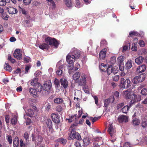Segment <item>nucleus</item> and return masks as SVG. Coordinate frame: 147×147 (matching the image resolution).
I'll list each match as a JSON object with an SVG mask.
<instances>
[{"instance_id":"1","label":"nucleus","mask_w":147,"mask_h":147,"mask_svg":"<svg viewBox=\"0 0 147 147\" xmlns=\"http://www.w3.org/2000/svg\"><path fill=\"white\" fill-rule=\"evenodd\" d=\"M45 40L47 45H49L51 46H54L56 48L58 47L59 44V41L54 38H52L51 37H48L45 38Z\"/></svg>"},{"instance_id":"2","label":"nucleus","mask_w":147,"mask_h":147,"mask_svg":"<svg viewBox=\"0 0 147 147\" xmlns=\"http://www.w3.org/2000/svg\"><path fill=\"white\" fill-rule=\"evenodd\" d=\"M131 83L129 79L127 78L125 81L123 78H121V82L119 85L121 88H127L131 86Z\"/></svg>"},{"instance_id":"3","label":"nucleus","mask_w":147,"mask_h":147,"mask_svg":"<svg viewBox=\"0 0 147 147\" xmlns=\"http://www.w3.org/2000/svg\"><path fill=\"white\" fill-rule=\"evenodd\" d=\"M68 139L69 140H73L74 139L78 140H81V136L79 133L76 131H72L69 134Z\"/></svg>"},{"instance_id":"4","label":"nucleus","mask_w":147,"mask_h":147,"mask_svg":"<svg viewBox=\"0 0 147 147\" xmlns=\"http://www.w3.org/2000/svg\"><path fill=\"white\" fill-rule=\"evenodd\" d=\"M66 61L69 64L68 67H70V69H72L74 67V58H73L72 55L68 54L66 57Z\"/></svg>"},{"instance_id":"5","label":"nucleus","mask_w":147,"mask_h":147,"mask_svg":"<svg viewBox=\"0 0 147 147\" xmlns=\"http://www.w3.org/2000/svg\"><path fill=\"white\" fill-rule=\"evenodd\" d=\"M71 55L74 58V60L78 59L80 56V52L77 49L73 48L71 51Z\"/></svg>"},{"instance_id":"6","label":"nucleus","mask_w":147,"mask_h":147,"mask_svg":"<svg viewBox=\"0 0 147 147\" xmlns=\"http://www.w3.org/2000/svg\"><path fill=\"white\" fill-rule=\"evenodd\" d=\"M131 96L132 100L130 102L131 105H130V106H131L134 103L140 101L141 99V97L140 95H136L134 93Z\"/></svg>"},{"instance_id":"7","label":"nucleus","mask_w":147,"mask_h":147,"mask_svg":"<svg viewBox=\"0 0 147 147\" xmlns=\"http://www.w3.org/2000/svg\"><path fill=\"white\" fill-rule=\"evenodd\" d=\"M42 88V86L39 83L35 86L34 88H30L29 92H41L43 89Z\"/></svg>"},{"instance_id":"8","label":"nucleus","mask_w":147,"mask_h":147,"mask_svg":"<svg viewBox=\"0 0 147 147\" xmlns=\"http://www.w3.org/2000/svg\"><path fill=\"white\" fill-rule=\"evenodd\" d=\"M14 57L20 60L22 58V55L21 51L19 49H16L15 51L13 53Z\"/></svg>"},{"instance_id":"9","label":"nucleus","mask_w":147,"mask_h":147,"mask_svg":"<svg viewBox=\"0 0 147 147\" xmlns=\"http://www.w3.org/2000/svg\"><path fill=\"white\" fill-rule=\"evenodd\" d=\"M129 117L124 115L119 116L118 118V120L120 123L127 122L128 121Z\"/></svg>"},{"instance_id":"10","label":"nucleus","mask_w":147,"mask_h":147,"mask_svg":"<svg viewBox=\"0 0 147 147\" xmlns=\"http://www.w3.org/2000/svg\"><path fill=\"white\" fill-rule=\"evenodd\" d=\"M108 131L111 137H113L115 136V131L111 124L109 125Z\"/></svg>"},{"instance_id":"11","label":"nucleus","mask_w":147,"mask_h":147,"mask_svg":"<svg viewBox=\"0 0 147 147\" xmlns=\"http://www.w3.org/2000/svg\"><path fill=\"white\" fill-rule=\"evenodd\" d=\"M12 117L11 120V123L13 125H15L18 121V116L16 114H11Z\"/></svg>"},{"instance_id":"12","label":"nucleus","mask_w":147,"mask_h":147,"mask_svg":"<svg viewBox=\"0 0 147 147\" xmlns=\"http://www.w3.org/2000/svg\"><path fill=\"white\" fill-rule=\"evenodd\" d=\"M114 100V96H111L109 98L105 100L104 102V106L106 107H107L110 103H113Z\"/></svg>"},{"instance_id":"13","label":"nucleus","mask_w":147,"mask_h":147,"mask_svg":"<svg viewBox=\"0 0 147 147\" xmlns=\"http://www.w3.org/2000/svg\"><path fill=\"white\" fill-rule=\"evenodd\" d=\"M106 49H102L99 53V55L101 59L103 60L106 57Z\"/></svg>"},{"instance_id":"14","label":"nucleus","mask_w":147,"mask_h":147,"mask_svg":"<svg viewBox=\"0 0 147 147\" xmlns=\"http://www.w3.org/2000/svg\"><path fill=\"white\" fill-rule=\"evenodd\" d=\"M7 10L9 13L11 14H15L18 12L17 10L12 7H8Z\"/></svg>"},{"instance_id":"15","label":"nucleus","mask_w":147,"mask_h":147,"mask_svg":"<svg viewBox=\"0 0 147 147\" xmlns=\"http://www.w3.org/2000/svg\"><path fill=\"white\" fill-rule=\"evenodd\" d=\"M79 84L81 86L84 85L86 83V77L83 76H82L80 80H78Z\"/></svg>"},{"instance_id":"16","label":"nucleus","mask_w":147,"mask_h":147,"mask_svg":"<svg viewBox=\"0 0 147 147\" xmlns=\"http://www.w3.org/2000/svg\"><path fill=\"white\" fill-rule=\"evenodd\" d=\"M146 69L145 65H142L137 68L136 71L138 73H140L144 72Z\"/></svg>"},{"instance_id":"17","label":"nucleus","mask_w":147,"mask_h":147,"mask_svg":"<svg viewBox=\"0 0 147 147\" xmlns=\"http://www.w3.org/2000/svg\"><path fill=\"white\" fill-rule=\"evenodd\" d=\"M51 117L53 121L56 123L59 122V119L58 116L56 114L53 113L51 115Z\"/></svg>"},{"instance_id":"18","label":"nucleus","mask_w":147,"mask_h":147,"mask_svg":"<svg viewBox=\"0 0 147 147\" xmlns=\"http://www.w3.org/2000/svg\"><path fill=\"white\" fill-rule=\"evenodd\" d=\"M80 73L79 72H76L73 76V79L75 81V82H78L79 78L80 77Z\"/></svg>"},{"instance_id":"19","label":"nucleus","mask_w":147,"mask_h":147,"mask_svg":"<svg viewBox=\"0 0 147 147\" xmlns=\"http://www.w3.org/2000/svg\"><path fill=\"white\" fill-rule=\"evenodd\" d=\"M61 85L63 86L64 88H66L68 86V82L66 80L61 78L60 80Z\"/></svg>"},{"instance_id":"20","label":"nucleus","mask_w":147,"mask_h":147,"mask_svg":"<svg viewBox=\"0 0 147 147\" xmlns=\"http://www.w3.org/2000/svg\"><path fill=\"white\" fill-rule=\"evenodd\" d=\"M107 66L104 63H101L99 65V68L100 70L104 72H106Z\"/></svg>"},{"instance_id":"21","label":"nucleus","mask_w":147,"mask_h":147,"mask_svg":"<svg viewBox=\"0 0 147 147\" xmlns=\"http://www.w3.org/2000/svg\"><path fill=\"white\" fill-rule=\"evenodd\" d=\"M63 65H62L59 66L58 69L56 71L57 75L59 76H61L62 75L63 72L62 70L63 69Z\"/></svg>"},{"instance_id":"22","label":"nucleus","mask_w":147,"mask_h":147,"mask_svg":"<svg viewBox=\"0 0 147 147\" xmlns=\"http://www.w3.org/2000/svg\"><path fill=\"white\" fill-rule=\"evenodd\" d=\"M144 59V58L142 56H139L135 59V62L138 64L140 65L142 63Z\"/></svg>"},{"instance_id":"23","label":"nucleus","mask_w":147,"mask_h":147,"mask_svg":"<svg viewBox=\"0 0 147 147\" xmlns=\"http://www.w3.org/2000/svg\"><path fill=\"white\" fill-rule=\"evenodd\" d=\"M83 145L84 146H87L90 143V138L88 137L84 138L83 140Z\"/></svg>"},{"instance_id":"24","label":"nucleus","mask_w":147,"mask_h":147,"mask_svg":"<svg viewBox=\"0 0 147 147\" xmlns=\"http://www.w3.org/2000/svg\"><path fill=\"white\" fill-rule=\"evenodd\" d=\"M51 87L50 84H47V83H45L42 86L43 89L47 92L49 91Z\"/></svg>"},{"instance_id":"25","label":"nucleus","mask_w":147,"mask_h":147,"mask_svg":"<svg viewBox=\"0 0 147 147\" xmlns=\"http://www.w3.org/2000/svg\"><path fill=\"white\" fill-rule=\"evenodd\" d=\"M140 120L137 118L134 119L132 121V124L134 126L138 125L140 124Z\"/></svg>"},{"instance_id":"26","label":"nucleus","mask_w":147,"mask_h":147,"mask_svg":"<svg viewBox=\"0 0 147 147\" xmlns=\"http://www.w3.org/2000/svg\"><path fill=\"white\" fill-rule=\"evenodd\" d=\"M132 61L130 59L126 63L125 66L127 69H130L132 66Z\"/></svg>"},{"instance_id":"27","label":"nucleus","mask_w":147,"mask_h":147,"mask_svg":"<svg viewBox=\"0 0 147 147\" xmlns=\"http://www.w3.org/2000/svg\"><path fill=\"white\" fill-rule=\"evenodd\" d=\"M13 146L14 147H18L19 145L20 141L18 137L15 138L13 141Z\"/></svg>"},{"instance_id":"28","label":"nucleus","mask_w":147,"mask_h":147,"mask_svg":"<svg viewBox=\"0 0 147 147\" xmlns=\"http://www.w3.org/2000/svg\"><path fill=\"white\" fill-rule=\"evenodd\" d=\"M39 48L42 50L45 49H48L49 47V46L47 44L45 43L40 44L39 45Z\"/></svg>"},{"instance_id":"29","label":"nucleus","mask_w":147,"mask_h":147,"mask_svg":"<svg viewBox=\"0 0 147 147\" xmlns=\"http://www.w3.org/2000/svg\"><path fill=\"white\" fill-rule=\"evenodd\" d=\"M133 92H123V95L127 99H131L132 95H133Z\"/></svg>"},{"instance_id":"30","label":"nucleus","mask_w":147,"mask_h":147,"mask_svg":"<svg viewBox=\"0 0 147 147\" xmlns=\"http://www.w3.org/2000/svg\"><path fill=\"white\" fill-rule=\"evenodd\" d=\"M138 76L139 77V81L141 82L144 80L146 77V75L145 74L143 73L139 75Z\"/></svg>"},{"instance_id":"31","label":"nucleus","mask_w":147,"mask_h":147,"mask_svg":"<svg viewBox=\"0 0 147 147\" xmlns=\"http://www.w3.org/2000/svg\"><path fill=\"white\" fill-rule=\"evenodd\" d=\"M129 35L130 36L132 37L133 36H139L140 35V34L137 32L135 31H131L129 33Z\"/></svg>"},{"instance_id":"32","label":"nucleus","mask_w":147,"mask_h":147,"mask_svg":"<svg viewBox=\"0 0 147 147\" xmlns=\"http://www.w3.org/2000/svg\"><path fill=\"white\" fill-rule=\"evenodd\" d=\"M65 4L68 7H71L73 5V3L71 0H65Z\"/></svg>"},{"instance_id":"33","label":"nucleus","mask_w":147,"mask_h":147,"mask_svg":"<svg viewBox=\"0 0 147 147\" xmlns=\"http://www.w3.org/2000/svg\"><path fill=\"white\" fill-rule=\"evenodd\" d=\"M26 112L27 115L30 117H32L34 115L33 110H32L30 109H28Z\"/></svg>"},{"instance_id":"34","label":"nucleus","mask_w":147,"mask_h":147,"mask_svg":"<svg viewBox=\"0 0 147 147\" xmlns=\"http://www.w3.org/2000/svg\"><path fill=\"white\" fill-rule=\"evenodd\" d=\"M112 69L113 66L112 65H110L108 66L106 72L108 75H110L112 73Z\"/></svg>"},{"instance_id":"35","label":"nucleus","mask_w":147,"mask_h":147,"mask_svg":"<svg viewBox=\"0 0 147 147\" xmlns=\"http://www.w3.org/2000/svg\"><path fill=\"white\" fill-rule=\"evenodd\" d=\"M38 78H34L31 82V85L35 86L38 84L39 83L38 82Z\"/></svg>"},{"instance_id":"36","label":"nucleus","mask_w":147,"mask_h":147,"mask_svg":"<svg viewBox=\"0 0 147 147\" xmlns=\"http://www.w3.org/2000/svg\"><path fill=\"white\" fill-rule=\"evenodd\" d=\"M4 69H5V70L9 71H10L11 70V67L7 63H5V65H4Z\"/></svg>"},{"instance_id":"37","label":"nucleus","mask_w":147,"mask_h":147,"mask_svg":"<svg viewBox=\"0 0 147 147\" xmlns=\"http://www.w3.org/2000/svg\"><path fill=\"white\" fill-rule=\"evenodd\" d=\"M116 62V57L115 56H113L111 57L110 59V62L111 65H114Z\"/></svg>"},{"instance_id":"38","label":"nucleus","mask_w":147,"mask_h":147,"mask_svg":"<svg viewBox=\"0 0 147 147\" xmlns=\"http://www.w3.org/2000/svg\"><path fill=\"white\" fill-rule=\"evenodd\" d=\"M129 109L128 106H125L124 107L121 109L122 112L123 113H126Z\"/></svg>"},{"instance_id":"39","label":"nucleus","mask_w":147,"mask_h":147,"mask_svg":"<svg viewBox=\"0 0 147 147\" xmlns=\"http://www.w3.org/2000/svg\"><path fill=\"white\" fill-rule=\"evenodd\" d=\"M54 83L55 85V87L56 88H58L60 86L59 81L57 78H55Z\"/></svg>"},{"instance_id":"40","label":"nucleus","mask_w":147,"mask_h":147,"mask_svg":"<svg viewBox=\"0 0 147 147\" xmlns=\"http://www.w3.org/2000/svg\"><path fill=\"white\" fill-rule=\"evenodd\" d=\"M18 7L19 8V10L20 12H21L24 15H26L27 14V12L25 9L21 7L20 6H19Z\"/></svg>"},{"instance_id":"41","label":"nucleus","mask_w":147,"mask_h":147,"mask_svg":"<svg viewBox=\"0 0 147 147\" xmlns=\"http://www.w3.org/2000/svg\"><path fill=\"white\" fill-rule=\"evenodd\" d=\"M63 99L61 98H57L54 99V102L55 103L60 104L63 102Z\"/></svg>"},{"instance_id":"42","label":"nucleus","mask_w":147,"mask_h":147,"mask_svg":"<svg viewBox=\"0 0 147 147\" xmlns=\"http://www.w3.org/2000/svg\"><path fill=\"white\" fill-rule=\"evenodd\" d=\"M52 121L50 119H48L46 121V124L48 127L50 128L51 127Z\"/></svg>"},{"instance_id":"43","label":"nucleus","mask_w":147,"mask_h":147,"mask_svg":"<svg viewBox=\"0 0 147 147\" xmlns=\"http://www.w3.org/2000/svg\"><path fill=\"white\" fill-rule=\"evenodd\" d=\"M118 71V68L116 67H113V69L112 70V73L114 74H116Z\"/></svg>"},{"instance_id":"44","label":"nucleus","mask_w":147,"mask_h":147,"mask_svg":"<svg viewBox=\"0 0 147 147\" xmlns=\"http://www.w3.org/2000/svg\"><path fill=\"white\" fill-rule=\"evenodd\" d=\"M58 141L61 143L63 144H65L66 143L67 140L65 139H64L62 138H61L58 139Z\"/></svg>"},{"instance_id":"45","label":"nucleus","mask_w":147,"mask_h":147,"mask_svg":"<svg viewBox=\"0 0 147 147\" xmlns=\"http://www.w3.org/2000/svg\"><path fill=\"white\" fill-rule=\"evenodd\" d=\"M118 60L120 64H122L123 61V57L122 56H120L118 58Z\"/></svg>"},{"instance_id":"46","label":"nucleus","mask_w":147,"mask_h":147,"mask_svg":"<svg viewBox=\"0 0 147 147\" xmlns=\"http://www.w3.org/2000/svg\"><path fill=\"white\" fill-rule=\"evenodd\" d=\"M20 147H26V144L24 142L23 140L22 139H20Z\"/></svg>"},{"instance_id":"47","label":"nucleus","mask_w":147,"mask_h":147,"mask_svg":"<svg viewBox=\"0 0 147 147\" xmlns=\"http://www.w3.org/2000/svg\"><path fill=\"white\" fill-rule=\"evenodd\" d=\"M123 147H132V145L129 142H127L124 143Z\"/></svg>"},{"instance_id":"48","label":"nucleus","mask_w":147,"mask_h":147,"mask_svg":"<svg viewBox=\"0 0 147 147\" xmlns=\"http://www.w3.org/2000/svg\"><path fill=\"white\" fill-rule=\"evenodd\" d=\"M1 17L3 19L5 20H7L9 16L8 15L5 13H3L2 14Z\"/></svg>"},{"instance_id":"49","label":"nucleus","mask_w":147,"mask_h":147,"mask_svg":"<svg viewBox=\"0 0 147 147\" xmlns=\"http://www.w3.org/2000/svg\"><path fill=\"white\" fill-rule=\"evenodd\" d=\"M7 60L10 61L13 63H14L15 62V60L14 59L12 58L11 55L8 56Z\"/></svg>"},{"instance_id":"50","label":"nucleus","mask_w":147,"mask_h":147,"mask_svg":"<svg viewBox=\"0 0 147 147\" xmlns=\"http://www.w3.org/2000/svg\"><path fill=\"white\" fill-rule=\"evenodd\" d=\"M32 0H23L24 3L26 5H27L30 4Z\"/></svg>"},{"instance_id":"51","label":"nucleus","mask_w":147,"mask_h":147,"mask_svg":"<svg viewBox=\"0 0 147 147\" xmlns=\"http://www.w3.org/2000/svg\"><path fill=\"white\" fill-rule=\"evenodd\" d=\"M7 137V140L8 141V142L9 144H11L12 142V139L11 137L10 136H8Z\"/></svg>"},{"instance_id":"52","label":"nucleus","mask_w":147,"mask_h":147,"mask_svg":"<svg viewBox=\"0 0 147 147\" xmlns=\"http://www.w3.org/2000/svg\"><path fill=\"white\" fill-rule=\"evenodd\" d=\"M42 138L41 136H38L36 138L35 141L37 142H40L42 141Z\"/></svg>"},{"instance_id":"53","label":"nucleus","mask_w":147,"mask_h":147,"mask_svg":"<svg viewBox=\"0 0 147 147\" xmlns=\"http://www.w3.org/2000/svg\"><path fill=\"white\" fill-rule=\"evenodd\" d=\"M100 117H95L94 118L91 117L90 118V119L91 120L93 123L94 122L97 120L98 119H100Z\"/></svg>"},{"instance_id":"54","label":"nucleus","mask_w":147,"mask_h":147,"mask_svg":"<svg viewBox=\"0 0 147 147\" xmlns=\"http://www.w3.org/2000/svg\"><path fill=\"white\" fill-rule=\"evenodd\" d=\"M137 49V46L135 44H133L132 46L131 49L132 51H136Z\"/></svg>"},{"instance_id":"55","label":"nucleus","mask_w":147,"mask_h":147,"mask_svg":"<svg viewBox=\"0 0 147 147\" xmlns=\"http://www.w3.org/2000/svg\"><path fill=\"white\" fill-rule=\"evenodd\" d=\"M62 110V108L60 106H58L56 108V110L58 112H61Z\"/></svg>"},{"instance_id":"56","label":"nucleus","mask_w":147,"mask_h":147,"mask_svg":"<svg viewBox=\"0 0 147 147\" xmlns=\"http://www.w3.org/2000/svg\"><path fill=\"white\" fill-rule=\"evenodd\" d=\"M139 44L140 47H143L145 45L144 42L142 40H140Z\"/></svg>"},{"instance_id":"57","label":"nucleus","mask_w":147,"mask_h":147,"mask_svg":"<svg viewBox=\"0 0 147 147\" xmlns=\"http://www.w3.org/2000/svg\"><path fill=\"white\" fill-rule=\"evenodd\" d=\"M76 117V116L75 115L74 116L73 115L71 116L70 118L69 119H66V120H68L69 122L70 123L73 120H74V116Z\"/></svg>"},{"instance_id":"58","label":"nucleus","mask_w":147,"mask_h":147,"mask_svg":"<svg viewBox=\"0 0 147 147\" xmlns=\"http://www.w3.org/2000/svg\"><path fill=\"white\" fill-rule=\"evenodd\" d=\"M5 1L4 0H0V6H4L6 5L5 3Z\"/></svg>"},{"instance_id":"59","label":"nucleus","mask_w":147,"mask_h":147,"mask_svg":"<svg viewBox=\"0 0 147 147\" xmlns=\"http://www.w3.org/2000/svg\"><path fill=\"white\" fill-rule=\"evenodd\" d=\"M24 137L25 139L27 140L28 139L29 134L27 132H25L24 134Z\"/></svg>"},{"instance_id":"60","label":"nucleus","mask_w":147,"mask_h":147,"mask_svg":"<svg viewBox=\"0 0 147 147\" xmlns=\"http://www.w3.org/2000/svg\"><path fill=\"white\" fill-rule=\"evenodd\" d=\"M119 69L121 71H123L124 69V66L123 64H120L119 65Z\"/></svg>"},{"instance_id":"61","label":"nucleus","mask_w":147,"mask_h":147,"mask_svg":"<svg viewBox=\"0 0 147 147\" xmlns=\"http://www.w3.org/2000/svg\"><path fill=\"white\" fill-rule=\"evenodd\" d=\"M30 95L35 98L38 97L37 92H30Z\"/></svg>"},{"instance_id":"62","label":"nucleus","mask_w":147,"mask_h":147,"mask_svg":"<svg viewBox=\"0 0 147 147\" xmlns=\"http://www.w3.org/2000/svg\"><path fill=\"white\" fill-rule=\"evenodd\" d=\"M107 42L105 40H102L100 42V46H103L106 45Z\"/></svg>"},{"instance_id":"63","label":"nucleus","mask_w":147,"mask_h":147,"mask_svg":"<svg viewBox=\"0 0 147 147\" xmlns=\"http://www.w3.org/2000/svg\"><path fill=\"white\" fill-rule=\"evenodd\" d=\"M119 79V76L118 75L114 76L113 78V80L115 81H117Z\"/></svg>"},{"instance_id":"64","label":"nucleus","mask_w":147,"mask_h":147,"mask_svg":"<svg viewBox=\"0 0 147 147\" xmlns=\"http://www.w3.org/2000/svg\"><path fill=\"white\" fill-rule=\"evenodd\" d=\"M26 125H29L31 123V121L30 118H28L26 120Z\"/></svg>"}]
</instances>
